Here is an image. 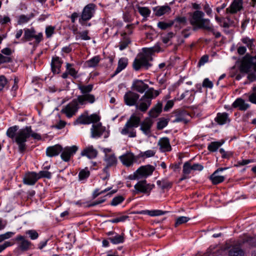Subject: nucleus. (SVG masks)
<instances>
[{
    "mask_svg": "<svg viewBox=\"0 0 256 256\" xmlns=\"http://www.w3.org/2000/svg\"><path fill=\"white\" fill-rule=\"evenodd\" d=\"M153 122V120L150 118H146L140 124V128H150Z\"/></svg>",
    "mask_w": 256,
    "mask_h": 256,
    "instance_id": "3c124183",
    "label": "nucleus"
},
{
    "mask_svg": "<svg viewBox=\"0 0 256 256\" xmlns=\"http://www.w3.org/2000/svg\"><path fill=\"white\" fill-rule=\"evenodd\" d=\"M190 218L186 216H180L176 219L174 226L175 227H177L180 224H185L190 220Z\"/></svg>",
    "mask_w": 256,
    "mask_h": 256,
    "instance_id": "09e8293b",
    "label": "nucleus"
},
{
    "mask_svg": "<svg viewBox=\"0 0 256 256\" xmlns=\"http://www.w3.org/2000/svg\"><path fill=\"white\" fill-rule=\"evenodd\" d=\"M242 0H233L230 6L226 8L227 12L236 14L242 8Z\"/></svg>",
    "mask_w": 256,
    "mask_h": 256,
    "instance_id": "412c9836",
    "label": "nucleus"
},
{
    "mask_svg": "<svg viewBox=\"0 0 256 256\" xmlns=\"http://www.w3.org/2000/svg\"><path fill=\"white\" fill-rule=\"evenodd\" d=\"M79 106H84L86 104H93L96 101L95 96L90 94H82L74 98Z\"/></svg>",
    "mask_w": 256,
    "mask_h": 256,
    "instance_id": "2eb2a0df",
    "label": "nucleus"
},
{
    "mask_svg": "<svg viewBox=\"0 0 256 256\" xmlns=\"http://www.w3.org/2000/svg\"><path fill=\"white\" fill-rule=\"evenodd\" d=\"M24 34L21 40L22 42H30V44L36 47L44 40L43 34L40 32L36 33L34 28H24Z\"/></svg>",
    "mask_w": 256,
    "mask_h": 256,
    "instance_id": "20e7f679",
    "label": "nucleus"
},
{
    "mask_svg": "<svg viewBox=\"0 0 256 256\" xmlns=\"http://www.w3.org/2000/svg\"><path fill=\"white\" fill-rule=\"evenodd\" d=\"M202 86L206 88H212L213 87V83L210 81L208 78L204 79L202 82Z\"/></svg>",
    "mask_w": 256,
    "mask_h": 256,
    "instance_id": "774afa93",
    "label": "nucleus"
},
{
    "mask_svg": "<svg viewBox=\"0 0 256 256\" xmlns=\"http://www.w3.org/2000/svg\"><path fill=\"white\" fill-rule=\"evenodd\" d=\"M170 122L168 118H160L159 119V121L158 122L157 124V128H164L166 126H167L168 124V122Z\"/></svg>",
    "mask_w": 256,
    "mask_h": 256,
    "instance_id": "4d7b16f0",
    "label": "nucleus"
},
{
    "mask_svg": "<svg viewBox=\"0 0 256 256\" xmlns=\"http://www.w3.org/2000/svg\"><path fill=\"white\" fill-rule=\"evenodd\" d=\"M143 53L138 56L134 60L132 68L136 71H139L142 69L148 70L152 66L150 63L153 58L152 54L155 52H158L154 48H143Z\"/></svg>",
    "mask_w": 256,
    "mask_h": 256,
    "instance_id": "f03ea898",
    "label": "nucleus"
},
{
    "mask_svg": "<svg viewBox=\"0 0 256 256\" xmlns=\"http://www.w3.org/2000/svg\"><path fill=\"white\" fill-rule=\"evenodd\" d=\"M80 154L82 156H86L90 159H92L97 156L98 152L92 146H89L82 150Z\"/></svg>",
    "mask_w": 256,
    "mask_h": 256,
    "instance_id": "aec40b11",
    "label": "nucleus"
},
{
    "mask_svg": "<svg viewBox=\"0 0 256 256\" xmlns=\"http://www.w3.org/2000/svg\"><path fill=\"white\" fill-rule=\"evenodd\" d=\"M130 43V39L128 38H124V40L120 42L119 48L122 50L126 48L128 45Z\"/></svg>",
    "mask_w": 256,
    "mask_h": 256,
    "instance_id": "603ef678",
    "label": "nucleus"
},
{
    "mask_svg": "<svg viewBox=\"0 0 256 256\" xmlns=\"http://www.w3.org/2000/svg\"><path fill=\"white\" fill-rule=\"evenodd\" d=\"M191 118L188 112L180 108L174 110L168 116V120L172 123L182 122L186 124L190 122Z\"/></svg>",
    "mask_w": 256,
    "mask_h": 256,
    "instance_id": "423d86ee",
    "label": "nucleus"
},
{
    "mask_svg": "<svg viewBox=\"0 0 256 256\" xmlns=\"http://www.w3.org/2000/svg\"><path fill=\"white\" fill-rule=\"evenodd\" d=\"M100 116L96 114H93L88 115V112L86 111L81 114L74 122L75 124H92V128H100L102 124L98 122L96 125V123L99 122L100 120Z\"/></svg>",
    "mask_w": 256,
    "mask_h": 256,
    "instance_id": "39448f33",
    "label": "nucleus"
},
{
    "mask_svg": "<svg viewBox=\"0 0 256 256\" xmlns=\"http://www.w3.org/2000/svg\"><path fill=\"white\" fill-rule=\"evenodd\" d=\"M148 88V85L142 80H134L132 86V89L139 93L142 94Z\"/></svg>",
    "mask_w": 256,
    "mask_h": 256,
    "instance_id": "f3484780",
    "label": "nucleus"
},
{
    "mask_svg": "<svg viewBox=\"0 0 256 256\" xmlns=\"http://www.w3.org/2000/svg\"><path fill=\"white\" fill-rule=\"evenodd\" d=\"M72 64L69 63H66V69L68 72V74H70L74 78H78V72L73 68H72Z\"/></svg>",
    "mask_w": 256,
    "mask_h": 256,
    "instance_id": "49530a36",
    "label": "nucleus"
},
{
    "mask_svg": "<svg viewBox=\"0 0 256 256\" xmlns=\"http://www.w3.org/2000/svg\"><path fill=\"white\" fill-rule=\"evenodd\" d=\"M232 106L234 108H238L240 110H246L248 107L249 104H246L244 100L242 98H238L232 104Z\"/></svg>",
    "mask_w": 256,
    "mask_h": 256,
    "instance_id": "2f4dec72",
    "label": "nucleus"
},
{
    "mask_svg": "<svg viewBox=\"0 0 256 256\" xmlns=\"http://www.w3.org/2000/svg\"><path fill=\"white\" fill-rule=\"evenodd\" d=\"M97 9V6L96 4L94 3H90L84 6L80 18L78 19L79 23L81 25H84L85 22L90 20L94 17L96 11Z\"/></svg>",
    "mask_w": 256,
    "mask_h": 256,
    "instance_id": "0eeeda50",
    "label": "nucleus"
},
{
    "mask_svg": "<svg viewBox=\"0 0 256 256\" xmlns=\"http://www.w3.org/2000/svg\"><path fill=\"white\" fill-rule=\"evenodd\" d=\"M166 212H164L161 210H142L138 213L140 214H146L152 216H159L165 214Z\"/></svg>",
    "mask_w": 256,
    "mask_h": 256,
    "instance_id": "e433bc0d",
    "label": "nucleus"
},
{
    "mask_svg": "<svg viewBox=\"0 0 256 256\" xmlns=\"http://www.w3.org/2000/svg\"><path fill=\"white\" fill-rule=\"evenodd\" d=\"M141 124L140 117L136 114H132L126 122L124 128H136Z\"/></svg>",
    "mask_w": 256,
    "mask_h": 256,
    "instance_id": "dca6fc26",
    "label": "nucleus"
},
{
    "mask_svg": "<svg viewBox=\"0 0 256 256\" xmlns=\"http://www.w3.org/2000/svg\"><path fill=\"white\" fill-rule=\"evenodd\" d=\"M223 143L224 142H212L208 144V149L212 152H216L223 144Z\"/></svg>",
    "mask_w": 256,
    "mask_h": 256,
    "instance_id": "a19ab883",
    "label": "nucleus"
},
{
    "mask_svg": "<svg viewBox=\"0 0 256 256\" xmlns=\"http://www.w3.org/2000/svg\"><path fill=\"white\" fill-rule=\"evenodd\" d=\"M153 11L156 16H161L166 13L170 12V8L168 6H157L153 8Z\"/></svg>",
    "mask_w": 256,
    "mask_h": 256,
    "instance_id": "bb28decb",
    "label": "nucleus"
},
{
    "mask_svg": "<svg viewBox=\"0 0 256 256\" xmlns=\"http://www.w3.org/2000/svg\"><path fill=\"white\" fill-rule=\"evenodd\" d=\"M109 239L114 244L122 243L124 241V234L121 235L117 234L113 238H110Z\"/></svg>",
    "mask_w": 256,
    "mask_h": 256,
    "instance_id": "de8ad7c7",
    "label": "nucleus"
},
{
    "mask_svg": "<svg viewBox=\"0 0 256 256\" xmlns=\"http://www.w3.org/2000/svg\"><path fill=\"white\" fill-rule=\"evenodd\" d=\"M192 170L190 162H186L184 164L182 172L184 174H190Z\"/></svg>",
    "mask_w": 256,
    "mask_h": 256,
    "instance_id": "052dcab7",
    "label": "nucleus"
},
{
    "mask_svg": "<svg viewBox=\"0 0 256 256\" xmlns=\"http://www.w3.org/2000/svg\"><path fill=\"white\" fill-rule=\"evenodd\" d=\"M62 150V147L59 144L49 146L46 148V156L52 157L58 156Z\"/></svg>",
    "mask_w": 256,
    "mask_h": 256,
    "instance_id": "a878e982",
    "label": "nucleus"
},
{
    "mask_svg": "<svg viewBox=\"0 0 256 256\" xmlns=\"http://www.w3.org/2000/svg\"><path fill=\"white\" fill-rule=\"evenodd\" d=\"M8 82L4 76H0V91H2L4 88L8 89Z\"/></svg>",
    "mask_w": 256,
    "mask_h": 256,
    "instance_id": "79ce46f5",
    "label": "nucleus"
},
{
    "mask_svg": "<svg viewBox=\"0 0 256 256\" xmlns=\"http://www.w3.org/2000/svg\"><path fill=\"white\" fill-rule=\"evenodd\" d=\"M34 16L33 14H31L30 16H26L24 14H22L18 17V24H22L28 22L30 19Z\"/></svg>",
    "mask_w": 256,
    "mask_h": 256,
    "instance_id": "c03bdc74",
    "label": "nucleus"
},
{
    "mask_svg": "<svg viewBox=\"0 0 256 256\" xmlns=\"http://www.w3.org/2000/svg\"><path fill=\"white\" fill-rule=\"evenodd\" d=\"M138 10L140 14L145 18L148 17L150 14V10L147 7L138 6Z\"/></svg>",
    "mask_w": 256,
    "mask_h": 256,
    "instance_id": "37998d69",
    "label": "nucleus"
},
{
    "mask_svg": "<svg viewBox=\"0 0 256 256\" xmlns=\"http://www.w3.org/2000/svg\"><path fill=\"white\" fill-rule=\"evenodd\" d=\"M154 187V184H148L145 180L139 181L134 186V188L136 190L145 194L150 193Z\"/></svg>",
    "mask_w": 256,
    "mask_h": 256,
    "instance_id": "ddd939ff",
    "label": "nucleus"
},
{
    "mask_svg": "<svg viewBox=\"0 0 256 256\" xmlns=\"http://www.w3.org/2000/svg\"><path fill=\"white\" fill-rule=\"evenodd\" d=\"M156 184L162 190L170 188L172 184V182L166 179L158 180Z\"/></svg>",
    "mask_w": 256,
    "mask_h": 256,
    "instance_id": "4c0bfd02",
    "label": "nucleus"
},
{
    "mask_svg": "<svg viewBox=\"0 0 256 256\" xmlns=\"http://www.w3.org/2000/svg\"><path fill=\"white\" fill-rule=\"evenodd\" d=\"M229 256H244V252L238 246H232L228 251Z\"/></svg>",
    "mask_w": 256,
    "mask_h": 256,
    "instance_id": "c9c22d12",
    "label": "nucleus"
},
{
    "mask_svg": "<svg viewBox=\"0 0 256 256\" xmlns=\"http://www.w3.org/2000/svg\"><path fill=\"white\" fill-rule=\"evenodd\" d=\"M154 170V167L150 164L141 166L133 174L130 175L128 178L134 180L146 178L152 175Z\"/></svg>",
    "mask_w": 256,
    "mask_h": 256,
    "instance_id": "6e6552de",
    "label": "nucleus"
},
{
    "mask_svg": "<svg viewBox=\"0 0 256 256\" xmlns=\"http://www.w3.org/2000/svg\"><path fill=\"white\" fill-rule=\"evenodd\" d=\"M78 88L82 94H90L94 88V85L92 84H90L88 85L79 84L78 86Z\"/></svg>",
    "mask_w": 256,
    "mask_h": 256,
    "instance_id": "f704fd0d",
    "label": "nucleus"
},
{
    "mask_svg": "<svg viewBox=\"0 0 256 256\" xmlns=\"http://www.w3.org/2000/svg\"><path fill=\"white\" fill-rule=\"evenodd\" d=\"M204 14L202 11L196 10L194 12L190 18V24L199 28L212 30L213 26L210 24V20L208 18H204Z\"/></svg>",
    "mask_w": 256,
    "mask_h": 256,
    "instance_id": "7ed1b4c3",
    "label": "nucleus"
},
{
    "mask_svg": "<svg viewBox=\"0 0 256 256\" xmlns=\"http://www.w3.org/2000/svg\"><path fill=\"white\" fill-rule=\"evenodd\" d=\"M15 240L18 242V248L22 251L28 250L32 245L30 242L26 240L24 236H18Z\"/></svg>",
    "mask_w": 256,
    "mask_h": 256,
    "instance_id": "6ab92c4d",
    "label": "nucleus"
},
{
    "mask_svg": "<svg viewBox=\"0 0 256 256\" xmlns=\"http://www.w3.org/2000/svg\"><path fill=\"white\" fill-rule=\"evenodd\" d=\"M162 102H158L148 112L150 118H156L162 112Z\"/></svg>",
    "mask_w": 256,
    "mask_h": 256,
    "instance_id": "7c9ffc66",
    "label": "nucleus"
},
{
    "mask_svg": "<svg viewBox=\"0 0 256 256\" xmlns=\"http://www.w3.org/2000/svg\"><path fill=\"white\" fill-rule=\"evenodd\" d=\"M90 171L87 168L82 170L78 174L79 179L80 180H85L90 176Z\"/></svg>",
    "mask_w": 256,
    "mask_h": 256,
    "instance_id": "864d4df0",
    "label": "nucleus"
},
{
    "mask_svg": "<svg viewBox=\"0 0 256 256\" xmlns=\"http://www.w3.org/2000/svg\"><path fill=\"white\" fill-rule=\"evenodd\" d=\"M208 59H209V56L208 55L205 54V55L203 56L200 58V60L198 62V66H201L204 65L206 63L208 62Z\"/></svg>",
    "mask_w": 256,
    "mask_h": 256,
    "instance_id": "69168bd1",
    "label": "nucleus"
},
{
    "mask_svg": "<svg viewBox=\"0 0 256 256\" xmlns=\"http://www.w3.org/2000/svg\"><path fill=\"white\" fill-rule=\"evenodd\" d=\"M174 34L172 32H168L166 34L162 37V42L165 44H168L174 37Z\"/></svg>",
    "mask_w": 256,
    "mask_h": 256,
    "instance_id": "13d9d810",
    "label": "nucleus"
},
{
    "mask_svg": "<svg viewBox=\"0 0 256 256\" xmlns=\"http://www.w3.org/2000/svg\"><path fill=\"white\" fill-rule=\"evenodd\" d=\"M119 159L122 164L127 167L130 166L136 161L134 154L132 152H127L120 156Z\"/></svg>",
    "mask_w": 256,
    "mask_h": 256,
    "instance_id": "a211bd4d",
    "label": "nucleus"
},
{
    "mask_svg": "<svg viewBox=\"0 0 256 256\" xmlns=\"http://www.w3.org/2000/svg\"><path fill=\"white\" fill-rule=\"evenodd\" d=\"M249 101L254 104H256V86L252 88V92L248 96Z\"/></svg>",
    "mask_w": 256,
    "mask_h": 256,
    "instance_id": "e2e57ef3",
    "label": "nucleus"
},
{
    "mask_svg": "<svg viewBox=\"0 0 256 256\" xmlns=\"http://www.w3.org/2000/svg\"><path fill=\"white\" fill-rule=\"evenodd\" d=\"M100 60V56H96L86 61V64L88 67L93 68L96 66L98 64Z\"/></svg>",
    "mask_w": 256,
    "mask_h": 256,
    "instance_id": "ea45409f",
    "label": "nucleus"
},
{
    "mask_svg": "<svg viewBox=\"0 0 256 256\" xmlns=\"http://www.w3.org/2000/svg\"><path fill=\"white\" fill-rule=\"evenodd\" d=\"M124 200V198L122 196H118L112 200L110 204L113 206H116L122 203Z\"/></svg>",
    "mask_w": 256,
    "mask_h": 256,
    "instance_id": "bf43d9fd",
    "label": "nucleus"
},
{
    "mask_svg": "<svg viewBox=\"0 0 256 256\" xmlns=\"http://www.w3.org/2000/svg\"><path fill=\"white\" fill-rule=\"evenodd\" d=\"M151 104L152 102L150 100H142L141 98L138 102H137L136 108L142 112H146L151 105Z\"/></svg>",
    "mask_w": 256,
    "mask_h": 256,
    "instance_id": "c85d7f7f",
    "label": "nucleus"
},
{
    "mask_svg": "<svg viewBox=\"0 0 256 256\" xmlns=\"http://www.w3.org/2000/svg\"><path fill=\"white\" fill-rule=\"evenodd\" d=\"M158 145L162 152H169L172 149L169 140L166 138H160L158 141Z\"/></svg>",
    "mask_w": 256,
    "mask_h": 256,
    "instance_id": "c756f323",
    "label": "nucleus"
},
{
    "mask_svg": "<svg viewBox=\"0 0 256 256\" xmlns=\"http://www.w3.org/2000/svg\"><path fill=\"white\" fill-rule=\"evenodd\" d=\"M128 64V60L126 58H120L118 62V65L112 76L116 75L124 70Z\"/></svg>",
    "mask_w": 256,
    "mask_h": 256,
    "instance_id": "473e14b6",
    "label": "nucleus"
},
{
    "mask_svg": "<svg viewBox=\"0 0 256 256\" xmlns=\"http://www.w3.org/2000/svg\"><path fill=\"white\" fill-rule=\"evenodd\" d=\"M38 180V174L35 172H31L26 174L23 181L25 184L34 185Z\"/></svg>",
    "mask_w": 256,
    "mask_h": 256,
    "instance_id": "5701e85b",
    "label": "nucleus"
},
{
    "mask_svg": "<svg viewBox=\"0 0 256 256\" xmlns=\"http://www.w3.org/2000/svg\"><path fill=\"white\" fill-rule=\"evenodd\" d=\"M104 160L106 166L103 169V172L105 174V176L102 178L104 180L110 176V174L108 170V168L116 166L118 163V160L114 154H113L104 156Z\"/></svg>",
    "mask_w": 256,
    "mask_h": 256,
    "instance_id": "9b49d317",
    "label": "nucleus"
},
{
    "mask_svg": "<svg viewBox=\"0 0 256 256\" xmlns=\"http://www.w3.org/2000/svg\"><path fill=\"white\" fill-rule=\"evenodd\" d=\"M156 152L154 150H148L144 152H141L139 155L138 157H144V158H150L154 156Z\"/></svg>",
    "mask_w": 256,
    "mask_h": 256,
    "instance_id": "8fccbe9b",
    "label": "nucleus"
},
{
    "mask_svg": "<svg viewBox=\"0 0 256 256\" xmlns=\"http://www.w3.org/2000/svg\"><path fill=\"white\" fill-rule=\"evenodd\" d=\"M80 106L74 98L70 103L63 106L60 112L64 114L66 118H70L76 114Z\"/></svg>",
    "mask_w": 256,
    "mask_h": 256,
    "instance_id": "1a4fd4ad",
    "label": "nucleus"
},
{
    "mask_svg": "<svg viewBox=\"0 0 256 256\" xmlns=\"http://www.w3.org/2000/svg\"><path fill=\"white\" fill-rule=\"evenodd\" d=\"M147 90L146 91V90L144 95L141 98L142 100H150L152 102V99L158 96L160 94V92L158 90H154L152 88H148Z\"/></svg>",
    "mask_w": 256,
    "mask_h": 256,
    "instance_id": "393cba45",
    "label": "nucleus"
},
{
    "mask_svg": "<svg viewBox=\"0 0 256 256\" xmlns=\"http://www.w3.org/2000/svg\"><path fill=\"white\" fill-rule=\"evenodd\" d=\"M78 150V147L76 146H66L64 148L60 156L62 160L65 162H68Z\"/></svg>",
    "mask_w": 256,
    "mask_h": 256,
    "instance_id": "4468645a",
    "label": "nucleus"
},
{
    "mask_svg": "<svg viewBox=\"0 0 256 256\" xmlns=\"http://www.w3.org/2000/svg\"><path fill=\"white\" fill-rule=\"evenodd\" d=\"M241 41L243 44H245L250 50H252L254 48L255 46L254 44V39L246 36L242 38Z\"/></svg>",
    "mask_w": 256,
    "mask_h": 256,
    "instance_id": "58836bf2",
    "label": "nucleus"
},
{
    "mask_svg": "<svg viewBox=\"0 0 256 256\" xmlns=\"http://www.w3.org/2000/svg\"><path fill=\"white\" fill-rule=\"evenodd\" d=\"M55 26H48L46 28V35L47 38H50L52 34L54 33Z\"/></svg>",
    "mask_w": 256,
    "mask_h": 256,
    "instance_id": "6e6d98bb",
    "label": "nucleus"
},
{
    "mask_svg": "<svg viewBox=\"0 0 256 256\" xmlns=\"http://www.w3.org/2000/svg\"><path fill=\"white\" fill-rule=\"evenodd\" d=\"M139 98L138 94L130 90L126 92L124 96L125 104L128 106H136Z\"/></svg>",
    "mask_w": 256,
    "mask_h": 256,
    "instance_id": "f8f14e48",
    "label": "nucleus"
},
{
    "mask_svg": "<svg viewBox=\"0 0 256 256\" xmlns=\"http://www.w3.org/2000/svg\"><path fill=\"white\" fill-rule=\"evenodd\" d=\"M109 132L106 129H92V136L94 138H98L104 136V138L108 136Z\"/></svg>",
    "mask_w": 256,
    "mask_h": 256,
    "instance_id": "72a5a7b5",
    "label": "nucleus"
},
{
    "mask_svg": "<svg viewBox=\"0 0 256 256\" xmlns=\"http://www.w3.org/2000/svg\"><path fill=\"white\" fill-rule=\"evenodd\" d=\"M227 168H219L216 170L210 176V178L214 184H217L222 182L224 180V176H220L218 174L220 172H222L224 170L227 169Z\"/></svg>",
    "mask_w": 256,
    "mask_h": 256,
    "instance_id": "b1692460",
    "label": "nucleus"
},
{
    "mask_svg": "<svg viewBox=\"0 0 256 256\" xmlns=\"http://www.w3.org/2000/svg\"><path fill=\"white\" fill-rule=\"evenodd\" d=\"M174 24V22L170 21L168 22H159L158 23V27L162 30H166L172 27Z\"/></svg>",
    "mask_w": 256,
    "mask_h": 256,
    "instance_id": "a18cd8bd",
    "label": "nucleus"
},
{
    "mask_svg": "<svg viewBox=\"0 0 256 256\" xmlns=\"http://www.w3.org/2000/svg\"><path fill=\"white\" fill-rule=\"evenodd\" d=\"M121 133L130 138L135 137L136 136V132L134 131V129H122Z\"/></svg>",
    "mask_w": 256,
    "mask_h": 256,
    "instance_id": "5fc2aeb1",
    "label": "nucleus"
},
{
    "mask_svg": "<svg viewBox=\"0 0 256 256\" xmlns=\"http://www.w3.org/2000/svg\"><path fill=\"white\" fill-rule=\"evenodd\" d=\"M256 58L255 56H251L250 54H246L242 59L240 66V70L242 73L248 74L252 70V62Z\"/></svg>",
    "mask_w": 256,
    "mask_h": 256,
    "instance_id": "9d476101",
    "label": "nucleus"
},
{
    "mask_svg": "<svg viewBox=\"0 0 256 256\" xmlns=\"http://www.w3.org/2000/svg\"><path fill=\"white\" fill-rule=\"evenodd\" d=\"M214 120L220 125H223L230 122L228 114L226 112L218 113Z\"/></svg>",
    "mask_w": 256,
    "mask_h": 256,
    "instance_id": "cd10ccee",
    "label": "nucleus"
},
{
    "mask_svg": "<svg viewBox=\"0 0 256 256\" xmlns=\"http://www.w3.org/2000/svg\"><path fill=\"white\" fill-rule=\"evenodd\" d=\"M26 234L29 235L30 238L32 240L36 239L38 236V234L35 230H29L26 232Z\"/></svg>",
    "mask_w": 256,
    "mask_h": 256,
    "instance_id": "0e129e2a",
    "label": "nucleus"
},
{
    "mask_svg": "<svg viewBox=\"0 0 256 256\" xmlns=\"http://www.w3.org/2000/svg\"><path fill=\"white\" fill-rule=\"evenodd\" d=\"M62 64V60L58 56L53 57L51 62L52 71L54 74H59Z\"/></svg>",
    "mask_w": 256,
    "mask_h": 256,
    "instance_id": "4be33fe9",
    "label": "nucleus"
},
{
    "mask_svg": "<svg viewBox=\"0 0 256 256\" xmlns=\"http://www.w3.org/2000/svg\"><path fill=\"white\" fill-rule=\"evenodd\" d=\"M38 179L42 178H51V173L48 171H40L38 174Z\"/></svg>",
    "mask_w": 256,
    "mask_h": 256,
    "instance_id": "338daca9",
    "label": "nucleus"
},
{
    "mask_svg": "<svg viewBox=\"0 0 256 256\" xmlns=\"http://www.w3.org/2000/svg\"><path fill=\"white\" fill-rule=\"evenodd\" d=\"M17 130L18 129H8L6 134L8 137L14 138L20 152H23L25 150V142L30 136L36 139L40 138V136L38 134H31V129H21L18 131Z\"/></svg>",
    "mask_w": 256,
    "mask_h": 256,
    "instance_id": "f257e3e1",
    "label": "nucleus"
},
{
    "mask_svg": "<svg viewBox=\"0 0 256 256\" xmlns=\"http://www.w3.org/2000/svg\"><path fill=\"white\" fill-rule=\"evenodd\" d=\"M12 59L11 57L0 54V65L4 63L11 62Z\"/></svg>",
    "mask_w": 256,
    "mask_h": 256,
    "instance_id": "680f3d73",
    "label": "nucleus"
}]
</instances>
